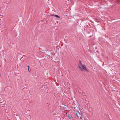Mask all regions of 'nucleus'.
Wrapping results in <instances>:
<instances>
[{
    "mask_svg": "<svg viewBox=\"0 0 120 120\" xmlns=\"http://www.w3.org/2000/svg\"><path fill=\"white\" fill-rule=\"evenodd\" d=\"M76 114L78 119H82V115L80 114V112H76Z\"/></svg>",
    "mask_w": 120,
    "mask_h": 120,
    "instance_id": "2",
    "label": "nucleus"
},
{
    "mask_svg": "<svg viewBox=\"0 0 120 120\" xmlns=\"http://www.w3.org/2000/svg\"><path fill=\"white\" fill-rule=\"evenodd\" d=\"M54 16L56 17H57L58 18H60V17L57 15H55Z\"/></svg>",
    "mask_w": 120,
    "mask_h": 120,
    "instance_id": "4",
    "label": "nucleus"
},
{
    "mask_svg": "<svg viewBox=\"0 0 120 120\" xmlns=\"http://www.w3.org/2000/svg\"><path fill=\"white\" fill-rule=\"evenodd\" d=\"M28 68H30V67H29V66H28Z\"/></svg>",
    "mask_w": 120,
    "mask_h": 120,
    "instance_id": "7",
    "label": "nucleus"
},
{
    "mask_svg": "<svg viewBox=\"0 0 120 120\" xmlns=\"http://www.w3.org/2000/svg\"><path fill=\"white\" fill-rule=\"evenodd\" d=\"M30 68H28V71H29V72H30V71H29V69H30Z\"/></svg>",
    "mask_w": 120,
    "mask_h": 120,
    "instance_id": "8",
    "label": "nucleus"
},
{
    "mask_svg": "<svg viewBox=\"0 0 120 120\" xmlns=\"http://www.w3.org/2000/svg\"><path fill=\"white\" fill-rule=\"evenodd\" d=\"M55 15H54V14H53V15H51V16H55Z\"/></svg>",
    "mask_w": 120,
    "mask_h": 120,
    "instance_id": "5",
    "label": "nucleus"
},
{
    "mask_svg": "<svg viewBox=\"0 0 120 120\" xmlns=\"http://www.w3.org/2000/svg\"><path fill=\"white\" fill-rule=\"evenodd\" d=\"M68 117L70 119H72V118L73 119V118L72 117V116H70L69 115H68Z\"/></svg>",
    "mask_w": 120,
    "mask_h": 120,
    "instance_id": "3",
    "label": "nucleus"
},
{
    "mask_svg": "<svg viewBox=\"0 0 120 120\" xmlns=\"http://www.w3.org/2000/svg\"><path fill=\"white\" fill-rule=\"evenodd\" d=\"M80 64L78 65V68L80 69L81 71H82L83 70L81 68L82 67V69L86 71H88L86 69V66L85 65H83L81 63L80 61H79Z\"/></svg>",
    "mask_w": 120,
    "mask_h": 120,
    "instance_id": "1",
    "label": "nucleus"
},
{
    "mask_svg": "<svg viewBox=\"0 0 120 120\" xmlns=\"http://www.w3.org/2000/svg\"><path fill=\"white\" fill-rule=\"evenodd\" d=\"M27 112H28V113L30 112V111L29 110H28Z\"/></svg>",
    "mask_w": 120,
    "mask_h": 120,
    "instance_id": "6",
    "label": "nucleus"
}]
</instances>
